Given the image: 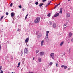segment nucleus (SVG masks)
<instances>
[{"mask_svg": "<svg viewBox=\"0 0 73 73\" xmlns=\"http://www.w3.org/2000/svg\"><path fill=\"white\" fill-rule=\"evenodd\" d=\"M42 5H43V3H42V4H39V6L40 7H42Z\"/></svg>", "mask_w": 73, "mask_h": 73, "instance_id": "17", "label": "nucleus"}, {"mask_svg": "<svg viewBox=\"0 0 73 73\" xmlns=\"http://www.w3.org/2000/svg\"><path fill=\"white\" fill-rule=\"evenodd\" d=\"M38 36H37V38H40V37L38 36H39V35H38Z\"/></svg>", "mask_w": 73, "mask_h": 73, "instance_id": "34", "label": "nucleus"}, {"mask_svg": "<svg viewBox=\"0 0 73 73\" xmlns=\"http://www.w3.org/2000/svg\"><path fill=\"white\" fill-rule=\"evenodd\" d=\"M64 54V55H65V54Z\"/></svg>", "mask_w": 73, "mask_h": 73, "instance_id": "50", "label": "nucleus"}, {"mask_svg": "<svg viewBox=\"0 0 73 73\" xmlns=\"http://www.w3.org/2000/svg\"><path fill=\"white\" fill-rule=\"evenodd\" d=\"M28 41H29V38H27L25 40V43L26 44H27V43L28 42Z\"/></svg>", "mask_w": 73, "mask_h": 73, "instance_id": "5", "label": "nucleus"}, {"mask_svg": "<svg viewBox=\"0 0 73 73\" xmlns=\"http://www.w3.org/2000/svg\"><path fill=\"white\" fill-rule=\"evenodd\" d=\"M36 53H38L39 52V50H36Z\"/></svg>", "mask_w": 73, "mask_h": 73, "instance_id": "18", "label": "nucleus"}, {"mask_svg": "<svg viewBox=\"0 0 73 73\" xmlns=\"http://www.w3.org/2000/svg\"><path fill=\"white\" fill-rule=\"evenodd\" d=\"M40 56H43L44 54V53L42 52H40Z\"/></svg>", "mask_w": 73, "mask_h": 73, "instance_id": "7", "label": "nucleus"}, {"mask_svg": "<svg viewBox=\"0 0 73 73\" xmlns=\"http://www.w3.org/2000/svg\"><path fill=\"white\" fill-rule=\"evenodd\" d=\"M52 1H50L49 3H50V4L51 3V2Z\"/></svg>", "mask_w": 73, "mask_h": 73, "instance_id": "44", "label": "nucleus"}, {"mask_svg": "<svg viewBox=\"0 0 73 73\" xmlns=\"http://www.w3.org/2000/svg\"><path fill=\"white\" fill-rule=\"evenodd\" d=\"M68 1H70V0H68Z\"/></svg>", "mask_w": 73, "mask_h": 73, "instance_id": "46", "label": "nucleus"}, {"mask_svg": "<svg viewBox=\"0 0 73 73\" xmlns=\"http://www.w3.org/2000/svg\"><path fill=\"white\" fill-rule=\"evenodd\" d=\"M46 36L47 37V38H48V34L49 33V31H46Z\"/></svg>", "mask_w": 73, "mask_h": 73, "instance_id": "3", "label": "nucleus"}, {"mask_svg": "<svg viewBox=\"0 0 73 73\" xmlns=\"http://www.w3.org/2000/svg\"><path fill=\"white\" fill-rule=\"evenodd\" d=\"M12 4H13L12 3H11L10 5V7H12Z\"/></svg>", "mask_w": 73, "mask_h": 73, "instance_id": "28", "label": "nucleus"}, {"mask_svg": "<svg viewBox=\"0 0 73 73\" xmlns=\"http://www.w3.org/2000/svg\"><path fill=\"white\" fill-rule=\"evenodd\" d=\"M28 14H27L26 15L25 17H28Z\"/></svg>", "mask_w": 73, "mask_h": 73, "instance_id": "35", "label": "nucleus"}, {"mask_svg": "<svg viewBox=\"0 0 73 73\" xmlns=\"http://www.w3.org/2000/svg\"><path fill=\"white\" fill-rule=\"evenodd\" d=\"M56 24L54 23V24H53V27L54 28H56Z\"/></svg>", "mask_w": 73, "mask_h": 73, "instance_id": "15", "label": "nucleus"}, {"mask_svg": "<svg viewBox=\"0 0 73 73\" xmlns=\"http://www.w3.org/2000/svg\"><path fill=\"white\" fill-rule=\"evenodd\" d=\"M38 61H39V62H41V58H38Z\"/></svg>", "mask_w": 73, "mask_h": 73, "instance_id": "16", "label": "nucleus"}, {"mask_svg": "<svg viewBox=\"0 0 73 73\" xmlns=\"http://www.w3.org/2000/svg\"><path fill=\"white\" fill-rule=\"evenodd\" d=\"M1 71V69H0V71Z\"/></svg>", "mask_w": 73, "mask_h": 73, "instance_id": "51", "label": "nucleus"}, {"mask_svg": "<svg viewBox=\"0 0 73 73\" xmlns=\"http://www.w3.org/2000/svg\"><path fill=\"white\" fill-rule=\"evenodd\" d=\"M66 25H67V24H64V25L63 26H64V27H65V26H66Z\"/></svg>", "mask_w": 73, "mask_h": 73, "instance_id": "27", "label": "nucleus"}, {"mask_svg": "<svg viewBox=\"0 0 73 73\" xmlns=\"http://www.w3.org/2000/svg\"><path fill=\"white\" fill-rule=\"evenodd\" d=\"M67 68L68 66H64V69H67Z\"/></svg>", "mask_w": 73, "mask_h": 73, "instance_id": "14", "label": "nucleus"}, {"mask_svg": "<svg viewBox=\"0 0 73 73\" xmlns=\"http://www.w3.org/2000/svg\"><path fill=\"white\" fill-rule=\"evenodd\" d=\"M53 0H52V1H53Z\"/></svg>", "mask_w": 73, "mask_h": 73, "instance_id": "53", "label": "nucleus"}, {"mask_svg": "<svg viewBox=\"0 0 73 73\" xmlns=\"http://www.w3.org/2000/svg\"><path fill=\"white\" fill-rule=\"evenodd\" d=\"M60 11L59 12V13H62V8H61L60 9Z\"/></svg>", "mask_w": 73, "mask_h": 73, "instance_id": "10", "label": "nucleus"}, {"mask_svg": "<svg viewBox=\"0 0 73 73\" xmlns=\"http://www.w3.org/2000/svg\"><path fill=\"white\" fill-rule=\"evenodd\" d=\"M0 49L1 50V46L0 45Z\"/></svg>", "mask_w": 73, "mask_h": 73, "instance_id": "32", "label": "nucleus"}, {"mask_svg": "<svg viewBox=\"0 0 73 73\" xmlns=\"http://www.w3.org/2000/svg\"><path fill=\"white\" fill-rule=\"evenodd\" d=\"M19 7L20 8H22V7L21 5H20L19 6Z\"/></svg>", "mask_w": 73, "mask_h": 73, "instance_id": "24", "label": "nucleus"}, {"mask_svg": "<svg viewBox=\"0 0 73 73\" xmlns=\"http://www.w3.org/2000/svg\"><path fill=\"white\" fill-rule=\"evenodd\" d=\"M4 17V16H3L1 17V19H3V18Z\"/></svg>", "mask_w": 73, "mask_h": 73, "instance_id": "22", "label": "nucleus"}, {"mask_svg": "<svg viewBox=\"0 0 73 73\" xmlns=\"http://www.w3.org/2000/svg\"><path fill=\"white\" fill-rule=\"evenodd\" d=\"M50 56L51 57H52V59L54 58V53H52L50 54Z\"/></svg>", "mask_w": 73, "mask_h": 73, "instance_id": "2", "label": "nucleus"}, {"mask_svg": "<svg viewBox=\"0 0 73 73\" xmlns=\"http://www.w3.org/2000/svg\"><path fill=\"white\" fill-rule=\"evenodd\" d=\"M64 66H65V65H62L61 66V68H63V67L64 68Z\"/></svg>", "mask_w": 73, "mask_h": 73, "instance_id": "25", "label": "nucleus"}, {"mask_svg": "<svg viewBox=\"0 0 73 73\" xmlns=\"http://www.w3.org/2000/svg\"><path fill=\"white\" fill-rule=\"evenodd\" d=\"M46 41H49V40L48 39L47 40H46Z\"/></svg>", "mask_w": 73, "mask_h": 73, "instance_id": "39", "label": "nucleus"}, {"mask_svg": "<svg viewBox=\"0 0 73 73\" xmlns=\"http://www.w3.org/2000/svg\"><path fill=\"white\" fill-rule=\"evenodd\" d=\"M27 17H25V20H26V19H27Z\"/></svg>", "mask_w": 73, "mask_h": 73, "instance_id": "41", "label": "nucleus"}, {"mask_svg": "<svg viewBox=\"0 0 73 73\" xmlns=\"http://www.w3.org/2000/svg\"><path fill=\"white\" fill-rule=\"evenodd\" d=\"M24 10H25V9L24 8L22 9V10L23 11H24Z\"/></svg>", "mask_w": 73, "mask_h": 73, "instance_id": "38", "label": "nucleus"}, {"mask_svg": "<svg viewBox=\"0 0 73 73\" xmlns=\"http://www.w3.org/2000/svg\"><path fill=\"white\" fill-rule=\"evenodd\" d=\"M44 44V41H42L41 42V46H42L43 45V44Z\"/></svg>", "mask_w": 73, "mask_h": 73, "instance_id": "12", "label": "nucleus"}, {"mask_svg": "<svg viewBox=\"0 0 73 73\" xmlns=\"http://www.w3.org/2000/svg\"><path fill=\"white\" fill-rule=\"evenodd\" d=\"M72 36V33L71 32H70L69 33V37H71Z\"/></svg>", "mask_w": 73, "mask_h": 73, "instance_id": "9", "label": "nucleus"}, {"mask_svg": "<svg viewBox=\"0 0 73 73\" xmlns=\"http://www.w3.org/2000/svg\"><path fill=\"white\" fill-rule=\"evenodd\" d=\"M11 17H13L14 16V14L12 12L11 13Z\"/></svg>", "mask_w": 73, "mask_h": 73, "instance_id": "13", "label": "nucleus"}, {"mask_svg": "<svg viewBox=\"0 0 73 73\" xmlns=\"http://www.w3.org/2000/svg\"><path fill=\"white\" fill-rule=\"evenodd\" d=\"M43 2H45L46 1V0H42Z\"/></svg>", "mask_w": 73, "mask_h": 73, "instance_id": "29", "label": "nucleus"}, {"mask_svg": "<svg viewBox=\"0 0 73 73\" xmlns=\"http://www.w3.org/2000/svg\"><path fill=\"white\" fill-rule=\"evenodd\" d=\"M38 2H36L35 3V4L36 5H38Z\"/></svg>", "mask_w": 73, "mask_h": 73, "instance_id": "23", "label": "nucleus"}, {"mask_svg": "<svg viewBox=\"0 0 73 73\" xmlns=\"http://www.w3.org/2000/svg\"><path fill=\"white\" fill-rule=\"evenodd\" d=\"M17 68H19V66H17Z\"/></svg>", "mask_w": 73, "mask_h": 73, "instance_id": "47", "label": "nucleus"}, {"mask_svg": "<svg viewBox=\"0 0 73 73\" xmlns=\"http://www.w3.org/2000/svg\"><path fill=\"white\" fill-rule=\"evenodd\" d=\"M40 21V18L39 17L36 18V19L34 20V23H39Z\"/></svg>", "mask_w": 73, "mask_h": 73, "instance_id": "1", "label": "nucleus"}, {"mask_svg": "<svg viewBox=\"0 0 73 73\" xmlns=\"http://www.w3.org/2000/svg\"><path fill=\"white\" fill-rule=\"evenodd\" d=\"M2 69V66H0V69Z\"/></svg>", "mask_w": 73, "mask_h": 73, "instance_id": "40", "label": "nucleus"}, {"mask_svg": "<svg viewBox=\"0 0 73 73\" xmlns=\"http://www.w3.org/2000/svg\"><path fill=\"white\" fill-rule=\"evenodd\" d=\"M0 20L1 21V18H0Z\"/></svg>", "mask_w": 73, "mask_h": 73, "instance_id": "49", "label": "nucleus"}, {"mask_svg": "<svg viewBox=\"0 0 73 73\" xmlns=\"http://www.w3.org/2000/svg\"><path fill=\"white\" fill-rule=\"evenodd\" d=\"M70 68H69L68 69V70H70Z\"/></svg>", "mask_w": 73, "mask_h": 73, "instance_id": "45", "label": "nucleus"}, {"mask_svg": "<svg viewBox=\"0 0 73 73\" xmlns=\"http://www.w3.org/2000/svg\"><path fill=\"white\" fill-rule=\"evenodd\" d=\"M60 3H59V4H58L57 5H56L55 6V7L54 8V9L56 8L57 7H58V5H60Z\"/></svg>", "mask_w": 73, "mask_h": 73, "instance_id": "11", "label": "nucleus"}, {"mask_svg": "<svg viewBox=\"0 0 73 73\" xmlns=\"http://www.w3.org/2000/svg\"><path fill=\"white\" fill-rule=\"evenodd\" d=\"M70 14L69 13H67V14L66 15V17H70Z\"/></svg>", "mask_w": 73, "mask_h": 73, "instance_id": "8", "label": "nucleus"}, {"mask_svg": "<svg viewBox=\"0 0 73 73\" xmlns=\"http://www.w3.org/2000/svg\"><path fill=\"white\" fill-rule=\"evenodd\" d=\"M11 73H13V72H12Z\"/></svg>", "mask_w": 73, "mask_h": 73, "instance_id": "52", "label": "nucleus"}, {"mask_svg": "<svg viewBox=\"0 0 73 73\" xmlns=\"http://www.w3.org/2000/svg\"><path fill=\"white\" fill-rule=\"evenodd\" d=\"M20 31V29L19 28L18 30H17V31Z\"/></svg>", "mask_w": 73, "mask_h": 73, "instance_id": "33", "label": "nucleus"}, {"mask_svg": "<svg viewBox=\"0 0 73 73\" xmlns=\"http://www.w3.org/2000/svg\"><path fill=\"white\" fill-rule=\"evenodd\" d=\"M64 44V42H62L60 44V46H62V45H63V44Z\"/></svg>", "mask_w": 73, "mask_h": 73, "instance_id": "20", "label": "nucleus"}, {"mask_svg": "<svg viewBox=\"0 0 73 73\" xmlns=\"http://www.w3.org/2000/svg\"><path fill=\"white\" fill-rule=\"evenodd\" d=\"M50 3H48V5H46V7H47L48 5H49V4H50Z\"/></svg>", "mask_w": 73, "mask_h": 73, "instance_id": "37", "label": "nucleus"}, {"mask_svg": "<svg viewBox=\"0 0 73 73\" xmlns=\"http://www.w3.org/2000/svg\"><path fill=\"white\" fill-rule=\"evenodd\" d=\"M56 66L57 67H58V63H56Z\"/></svg>", "mask_w": 73, "mask_h": 73, "instance_id": "31", "label": "nucleus"}, {"mask_svg": "<svg viewBox=\"0 0 73 73\" xmlns=\"http://www.w3.org/2000/svg\"><path fill=\"white\" fill-rule=\"evenodd\" d=\"M66 28V27H65V28Z\"/></svg>", "mask_w": 73, "mask_h": 73, "instance_id": "48", "label": "nucleus"}, {"mask_svg": "<svg viewBox=\"0 0 73 73\" xmlns=\"http://www.w3.org/2000/svg\"><path fill=\"white\" fill-rule=\"evenodd\" d=\"M0 73H3V70H1L0 72Z\"/></svg>", "mask_w": 73, "mask_h": 73, "instance_id": "36", "label": "nucleus"}, {"mask_svg": "<svg viewBox=\"0 0 73 73\" xmlns=\"http://www.w3.org/2000/svg\"><path fill=\"white\" fill-rule=\"evenodd\" d=\"M52 64H53V63L52 62H50L49 63V65L50 66H51V65H52Z\"/></svg>", "mask_w": 73, "mask_h": 73, "instance_id": "19", "label": "nucleus"}, {"mask_svg": "<svg viewBox=\"0 0 73 73\" xmlns=\"http://www.w3.org/2000/svg\"><path fill=\"white\" fill-rule=\"evenodd\" d=\"M29 73H33V72H29Z\"/></svg>", "mask_w": 73, "mask_h": 73, "instance_id": "42", "label": "nucleus"}, {"mask_svg": "<svg viewBox=\"0 0 73 73\" xmlns=\"http://www.w3.org/2000/svg\"><path fill=\"white\" fill-rule=\"evenodd\" d=\"M20 65V62H19L18 64V66H19V65Z\"/></svg>", "mask_w": 73, "mask_h": 73, "instance_id": "26", "label": "nucleus"}, {"mask_svg": "<svg viewBox=\"0 0 73 73\" xmlns=\"http://www.w3.org/2000/svg\"><path fill=\"white\" fill-rule=\"evenodd\" d=\"M60 15V14H59V13H56V14H55V15H54V17H57V16H58Z\"/></svg>", "mask_w": 73, "mask_h": 73, "instance_id": "6", "label": "nucleus"}, {"mask_svg": "<svg viewBox=\"0 0 73 73\" xmlns=\"http://www.w3.org/2000/svg\"><path fill=\"white\" fill-rule=\"evenodd\" d=\"M50 13H49L47 15V16L48 17H50Z\"/></svg>", "mask_w": 73, "mask_h": 73, "instance_id": "21", "label": "nucleus"}, {"mask_svg": "<svg viewBox=\"0 0 73 73\" xmlns=\"http://www.w3.org/2000/svg\"><path fill=\"white\" fill-rule=\"evenodd\" d=\"M6 14L7 15H8V12L6 13Z\"/></svg>", "mask_w": 73, "mask_h": 73, "instance_id": "30", "label": "nucleus"}, {"mask_svg": "<svg viewBox=\"0 0 73 73\" xmlns=\"http://www.w3.org/2000/svg\"><path fill=\"white\" fill-rule=\"evenodd\" d=\"M33 60H35V58H34V57L33 58Z\"/></svg>", "mask_w": 73, "mask_h": 73, "instance_id": "43", "label": "nucleus"}, {"mask_svg": "<svg viewBox=\"0 0 73 73\" xmlns=\"http://www.w3.org/2000/svg\"><path fill=\"white\" fill-rule=\"evenodd\" d=\"M28 50L27 48H25V54H28Z\"/></svg>", "mask_w": 73, "mask_h": 73, "instance_id": "4", "label": "nucleus"}]
</instances>
